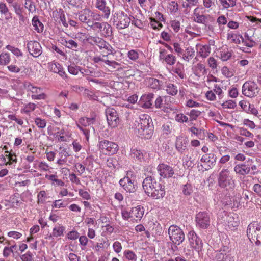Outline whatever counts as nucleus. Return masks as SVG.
Returning a JSON list of instances; mask_svg holds the SVG:
<instances>
[{
  "instance_id": "obj_1",
  "label": "nucleus",
  "mask_w": 261,
  "mask_h": 261,
  "mask_svg": "<svg viewBox=\"0 0 261 261\" xmlns=\"http://www.w3.org/2000/svg\"><path fill=\"white\" fill-rule=\"evenodd\" d=\"M142 186L147 195L155 199L162 198L165 194L164 186L157 182L153 177H146L143 181Z\"/></svg>"
},
{
  "instance_id": "obj_2",
  "label": "nucleus",
  "mask_w": 261,
  "mask_h": 261,
  "mask_svg": "<svg viewBox=\"0 0 261 261\" xmlns=\"http://www.w3.org/2000/svg\"><path fill=\"white\" fill-rule=\"evenodd\" d=\"M140 136L145 139L150 138L153 134V125L152 119L147 114L141 115L137 126Z\"/></svg>"
},
{
  "instance_id": "obj_3",
  "label": "nucleus",
  "mask_w": 261,
  "mask_h": 261,
  "mask_svg": "<svg viewBox=\"0 0 261 261\" xmlns=\"http://www.w3.org/2000/svg\"><path fill=\"white\" fill-rule=\"evenodd\" d=\"M218 185L227 191L232 190L235 187L233 173L228 169H223L218 175Z\"/></svg>"
},
{
  "instance_id": "obj_4",
  "label": "nucleus",
  "mask_w": 261,
  "mask_h": 261,
  "mask_svg": "<svg viewBox=\"0 0 261 261\" xmlns=\"http://www.w3.org/2000/svg\"><path fill=\"white\" fill-rule=\"evenodd\" d=\"M76 16L81 22L86 24L90 28L94 21H99L101 19L100 14L94 12L89 8L82 10L76 14Z\"/></svg>"
},
{
  "instance_id": "obj_5",
  "label": "nucleus",
  "mask_w": 261,
  "mask_h": 261,
  "mask_svg": "<svg viewBox=\"0 0 261 261\" xmlns=\"http://www.w3.org/2000/svg\"><path fill=\"white\" fill-rule=\"evenodd\" d=\"M247 234L250 241L256 245H261V225L258 223L250 224L247 229Z\"/></svg>"
},
{
  "instance_id": "obj_6",
  "label": "nucleus",
  "mask_w": 261,
  "mask_h": 261,
  "mask_svg": "<svg viewBox=\"0 0 261 261\" xmlns=\"http://www.w3.org/2000/svg\"><path fill=\"white\" fill-rule=\"evenodd\" d=\"M119 184L126 192H134L136 189V182L132 172H127L126 175L119 180Z\"/></svg>"
},
{
  "instance_id": "obj_7",
  "label": "nucleus",
  "mask_w": 261,
  "mask_h": 261,
  "mask_svg": "<svg viewBox=\"0 0 261 261\" xmlns=\"http://www.w3.org/2000/svg\"><path fill=\"white\" fill-rule=\"evenodd\" d=\"M95 122V117L92 116L91 117L89 118L86 117H81L76 122L77 127L82 132L87 141H88L89 139L90 129L85 127L87 126H89L91 125L94 124Z\"/></svg>"
},
{
  "instance_id": "obj_8",
  "label": "nucleus",
  "mask_w": 261,
  "mask_h": 261,
  "mask_svg": "<svg viewBox=\"0 0 261 261\" xmlns=\"http://www.w3.org/2000/svg\"><path fill=\"white\" fill-rule=\"evenodd\" d=\"M168 234L171 241L177 245L181 244L185 240L182 230L176 225H171L168 229Z\"/></svg>"
},
{
  "instance_id": "obj_9",
  "label": "nucleus",
  "mask_w": 261,
  "mask_h": 261,
  "mask_svg": "<svg viewBox=\"0 0 261 261\" xmlns=\"http://www.w3.org/2000/svg\"><path fill=\"white\" fill-rule=\"evenodd\" d=\"M90 28L93 31H97L103 37H109L112 34V28L107 22L94 21Z\"/></svg>"
},
{
  "instance_id": "obj_10",
  "label": "nucleus",
  "mask_w": 261,
  "mask_h": 261,
  "mask_svg": "<svg viewBox=\"0 0 261 261\" xmlns=\"http://www.w3.org/2000/svg\"><path fill=\"white\" fill-rule=\"evenodd\" d=\"M130 21L129 17L122 11H118L113 15L114 23L119 29H123L127 28L129 26Z\"/></svg>"
},
{
  "instance_id": "obj_11",
  "label": "nucleus",
  "mask_w": 261,
  "mask_h": 261,
  "mask_svg": "<svg viewBox=\"0 0 261 261\" xmlns=\"http://www.w3.org/2000/svg\"><path fill=\"white\" fill-rule=\"evenodd\" d=\"M24 87L27 92L32 94L31 97L33 100H44L46 99V95L42 92L41 88L35 86L29 82L24 83Z\"/></svg>"
},
{
  "instance_id": "obj_12",
  "label": "nucleus",
  "mask_w": 261,
  "mask_h": 261,
  "mask_svg": "<svg viewBox=\"0 0 261 261\" xmlns=\"http://www.w3.org/2000/svg\"><path fill=\"white\" fill-rule=\"evenodd\" d=\"M187 238L191 248L198 252L202 251L203 247L202 240L193 230L189 231Z\"/></svg>"
},
{
  "instance_id": "obj_13",
  "label": "nucleus",
  "mask_w": 261,
  "mask_h": 261,
  "mask_svg": "<svg viewBox=\"0 0 261 261\" xmlns=\"http://www.w3.org/2000/svg\"><path fill=\"white\" fill-rule=\"evenodd\" d=\"M98 147L102 153L109 155L114 154L118 150L117 144L107 140L99 142Z\"/></svg>"
},
{
  "instance_id": "obj_14",
  "label": "nucleus",
  "mask_w": 261,
  "mask_h": 261,
  "mask_svg": "<svg viewBox=\"0 0 261 261\" xmlns=\"http://www.w3.org/2000/svg\"><path fill=\"white\" fill-rule=\"evenodd\" d=\"M259 91V89L257 84L253 81L246 82L242 86V93L249 97L256 96Z\"/></svg>"
},
{
  "instance_id": "obj_15",
  "label": "nucleus",
  "mask_w": 261,
  "mask_h": 261,
  "mask_svg": "<svg viewBox=\"0 0 261 261\" xmlns=\"http://www.w3.org/2000/svg\"><path fill=\"white\" fill-rule=\"evenodd\" d=\"M196 226L201 229H206L210 225L211 218L210 215L205 212L198 213L195 217Z\"/></svg>"
},
{
  "instance_id": "obj_16",
  "label": "nucleus",
  "mask_w": 261,
  "mask_h": 261,
  "mask_svg": "<svg viewBox=\"0 0 261 261\" xmlns=\"http://www.w3.org/2000/svg\"><path fill=\"white\" fill-rule=\"evenodd\" d=\"M203 10V7H197L193 12L192 18L193 20L197 23L205 24L208 21V19L211 18L210 15L204 14L202 10Z\"/></svg>"
},
{
  "instance_id": "obj_17",
  "label": "nucleus",
  "mask_w": 261,
  "mask_h": 261,
  "mask_svg": "<svg viewBox=\"0 0 261 261\" xmlns=\"http://www.w3.org/2000/svg\"><path fill=\"white\" fill-rule=\"evenodd\" d=\"M47 67L49 71L58 74L65 81L68 80V76L65 72L63 66L58 62L55 61L49 62L47 64Z\"/></svg>"
},
{
  "instance_id": "obj_18",
  "label": "nucleus",
  "mask_w": 261,
  "mask_h": 261,
  "mask_svg": "<svg viewBox=\"0 0 261 261\" xmlns=\"http://www.w3.org/2000/svg\"><path fill=\"white\" fill-rule=\"evenodd\" d=\"M105 113L108 125L114 128L117 127L120 121L116 110L109 107L106 109Z\"/></svg>"
},
{
  "instance_id": "obj_19",
  "label": "nucleus",
  "mask_w": 261,
  "mask_h": 261,
  "mask_svg": "<svg viewBox=\"0 0 261 261\" xmlns=\"http://www.w3.org/2000/svg\"><path fill=\"white\" fill-rule=\"evenodd\" d=\"M6 154L0 155V165H9L12 167H15L17 163V156L12 151L5 152Z\"/></svg>"
},
{
  "instance_id": "obj_20",
  "label": "nucleus",
  "mask_w": 261,
  "mask_h": 261,
  "mask_svg": "<svg viewBox=\"0 0 261 261\" xmlns=\"http://www.w3.org/2000/svg\"><path fill=\"white\" fill-rule=\"evenodd\" d=\"M158 172L163 178H169L174 174L173 168L168 164L162 163L157 167Z\"/></svg>"
},
{
  "instance_id": "obj_21",
  "label": "nucleus",
  "mask_w": 261,
  "mask_h": 261,
  "mask_svg": "<svg viewBox=\"0 0 261 261\" xmlns=\"http://www.w3.org/2000/svg\"><path fill=\"white\" fill-rule=\"evenodd\" d=\"M95 7L103 13V17L108 19L111 14V9L107 6L106 0H95Z\"/></svg>"
},
{
  "instance_id": "obj_22",
  "label": "nucleus",
  "mask_w": 261,
  "mask_h": 261,
  "mask_svg": "<svg viewBox=\"0 0 261 261\" xmlns=\"http://www.w3.org/2000/svg\"><path fill=\"white\" fill-rule=\"evenodd\" d=\"M94 42L100 49H105L107 50V54L103 55V57H108L109 55H114L115 54V49L103 39L97 38L95 39Z\"/></svg>"
},
{
  "instance_id": "obj_23",
  "label": "nucleus",
  "mask_w": 261,
  "mask_h": 261,
  "mask_svg": "<svg viewBox=\"0 0 261 261\" xmlns=\"http://www.w3.org/2000/svg\"><path fill=\"white\" fill-rule=\"evenodd\" d=\"M27 48L30 54L35 58L38 57L42 53L40 43L36 41H30L27 44Z\"/></svg>"
},
{
  "instance_id": "obj_24",
  "label": "nucleus",
  "mask_w": 261,
  "mask_h": 261,
  "mask_svg": "<svg viewBox=\"0 0 261 261\" xmlns=\"http://www.w3.org/2000/svg\"><path fill=\"white\" fill-rule=\"evenodd\" d=\"M189 143L188 138L182 135L178 136L176 138L175 148L180 153H183L187 148Z\"/></svg>"
},
{
  "instance_id": "obj_25",
  "label": "nucleus",
  "mask_w": 261,
  "mask_h": 261,
  "mask_svg": "<svg viewBox=\"0 0 261 261\" xmlns=\"http://www.w3.org/2000/svg\"><path fill=\"white\" fill-rule=\"evenodd\" d=\"M197 54L200 57L205 58L211 53V48L208 45L197 44L196 46Z\"/></svg>"
},
{
  "instance_id": "obj_26",
  "label": "nucleus",
  "mask_w": 261,
  "mask_h": 261,
  "mask_svg": "<svg viewBox=\"0 0 261 261\" xmlns=\"http://www.w3.org/2000/svg\"><path fill=\"white\" fill-rule=\"evenodd\" d=\"M105 57L101 56H95L93 58V61L95 63H99L100 62H104L106 65L110 67H111L113 69H116L118 66L120 65V64L115 61H111L109 60H106L103 58Z\"/></svg>"
},
{
  "instance_id": "obj_27",
  "label": "nucleus",
  "mask_w": 261,
  "mask_h": 261,
  "mask_svg": "<svg viewBox=\"0 0 261 261\" xmlns=\"http://www.w3.org/2000/svg\"><path fill=\"white\" fill-rule=\"evenodd\" d=\"M227 39L230 43L239 44L241 43V39H243L242 36L235 31L228 30L227 32Z\"/></svg>"
},
{
  "instance_id": "obj_28",
  "label": "nucleus",
  "mask_w": 261,
  "mask_h": 261,
  "mask_svg": "<svg viewBox=\"0 0 261 261\" xmlns=\"http://www.w3.org/2000/svg\"><path fill=\"white\" fill-rule=\"evenodd\" d=\"M146 82L149 87L155 90H160L164 86L163 81L154 77L147 78Z\"/></svg>"
},
{
  "instance_id": "obj_29",
  "label": "nucleus",
  "mask_w": 261,
  "mask_h": 261,
  "mask_svg": "<svg viewBox=\"0 0 261 261\" xmlns=\"http://www.w3.org/2000/svg\"><path fill=\"white\" fill-rule=\"evenodd\" d=\"M224 221H226L225 223L228 225L229 228H235L239 224V218L236 214L226 216V219H225Z\"/></svg>"
},
{
  "instance_id": "obj_30",
  "label": "nucleus",
  "mask_w": 261,
  "mask_h": 261,
  "mask_svg": "<svg viewBox=\"0 0 261 261\" xmlns=\"http://www.w3.org/2000/svg\"><path fill=\"white\" fill-rule=\"evenodd\" d=\"M0 14L1 17L6 21H9L12 18V13L10 12L7 4L3 2H0Z\"/></svg>"
},
{
  "instance_id": "obj_31",
  "label": "nucleus",
  "mask_w": 261,
  "mask_h": 261,
  "mask_svg": "<svg viewBox=\"0 0 261 261\" xmlns=\"http://www.w3.org/2000/svg\"><path fill=\"white\" fill-rule=\"evenodd\" d=\"M199 0H181V7L185 14L189 13L193 7L197 6Z\"/></svg>"
},
{
  "instance_id": "obj_32",
  "label": "nucleus",
  "mask_w": 261,
  "mask_h": 261,
  "mask_svg": "<svg viewBox=\"0 0 261 261\" xmlns=\"http://www.w3.org/2000/svg\"><path fill=\"white\" fill-rule=\"evenodd\" d=\"M170 97L168 96H158L155 100V107L158 109H160L163 111L166 112V110L168 108V105H166V102L167 100Z\"/></svg>"
},
{
  "instance_id": "obj_33",
  "label": "nucleus",
  "mask_w": 261,
  "mask_h": 261,
  "mask_svg": "<svg viewBox=\"0 0 261 261\" xmlns=\"http://www.w3.org/2000/svg\"><path fill=\"white\" fill-rule=\"evenodd\" d=\"M234 171L237 174L245 175L250 174L249 166L244 163L239 164L234 167Z\"/></svg>"
},
{
  "instance_id": "obj_34",
  "label": "nucleus",
  "mask_w": 261,
  "mask_h": 261,
  "mask_svg": "<svg viewBox=\"0 0 261 261\" xmlns=\"http://www.w3.org/2000/svg\"><path fill=\"white\" fill-rule=\"evenodd\" d=\"M130 211L132 220L136 221L140 220L142 218L144 213L143 207L140 205L133 207Z\"/></svg>"
},
{
  "instance_id": "obj_35",
  "label": "nucleus",
  "mask_w": 261,
  "mask_h": 261,
  "mask_svg": "<svg viewBox=\"0 0 261 261\" xmlns=\"http://www.w3.org/2000/svg\"><path fill=\"white\" fill-rule=\"evenodd\" d=\"M154 94L152 93H148L142 95L141 97L140 102L142 107L144 108H149L152 106V100Z\"/></svg>"
},
{
  "instance_id": "obj_36",
  "label": "nucleus",
  "mask_w": 261,
  "mask_h": 261,
  "mask_svg": "<svg viewBox=\"0 0 261 261\" xmlns=\"http://www.w3.org/2000/svg\"><path fill=\"white\" fill-rule=\"evenodd\" d=\"M195 56V50L192 46H188L182 51L181 56H180L183 60L186 62H189Z\"/></svg>"
},
{
  "instance_id": "obj_37",
  "label": "nucleus",
  "mask_w": 261,
  "mask_h": 261,
  "mask_svg": "<svg viewBox=\"0 0 261 261\" xmlns=\"http://www.w3.org/2000/svg\"><path fill=\"white\" fill-rule=\"evenodd\" d=\"M129 155L135 162H141L144 156L142 151L135 147L130 149Z\"/></svg>"
},
{
  "instance_id": "obj_38",
  "label": "nucleus",
  "mask_w": 261,
  "mask_h": 261,
  "mask_svg": "<svg viewBox=\"0 0 261 261\" xmlns=\"http://www.w3.org/2000/svg\"><path fill=\"white\" fill-rule=\"evenodd\" d=\"M193 71L196 76L200 77L206 73V70L204 64L198 63L192 68Z\"/></svg>"
},
{
  "instance_id": "obj_39",
  "label": "nucleus",
  "mask_w": 261,
  "mask_h": 261,
  "mask_svg": "<svg viewBox=\"0 0 261 261\" xmlns=\"http://www.w3.org/2000/svg\"><path fill=\"white\" fill-rule=\"evenodd\" d=\"M60 43L68 48L76 50L78 47V44L72 39H67L66 38H61Z\"/></svg>"
},
{
  "instance_id": "obj_40",
  "label": "nucleus",
  "mask_w": 261,
  "mask_h": 261,
  "mask_svg": "<svg viewBox=\"0 0 261 261\" xmlns=\"http://www.w3.org/2000/svg\"><path fill=\"white\" fill-rule=\"evenodd\" d=\"M215 259L217 261H234L233 258L229 254L221 250L216 252Z\"/></svg>"
},
{
  "instance_id": "obj_41",
  "label": "nucleus",
  "mask_w": 261,
  "mask_h": 261,
  "mask_svg": "<svg viewBox=\"0 0 261 261\" xmlns=\"http://www.w3.org/2000/svg\"><path fill=\"white\" fill-rule=\"evenodd\" d=\"M45 178L51 181V184L56 186L63 187L64 186V182L62 180L58 179V176L56 175L51 174L45 175Z\"/></svg>"
},
{
  "instance_id": "obj_42",
  "label": "nucleus",
  "mask_w": 261,
  "mask_h": 261,
  "mask_svg": "<svg viewBox=\"0 0 261 261\" xmlns=\"http://www.w3.org/2000/svg\"><path fill=\"white\" fill-rule=\"evenodd\" d=\"M65 227L61 225H56L52 231V236L55 238L61 237L64 236Z\"/></svg>"
},
{
  "instance_id": "obj_43",
  "label": "nucleus",
  "mask_w": 261,
  "mask_h": 261,
  "mask_svg": "<svg viewBox=\"0 0 261 261\" xmlns=\"http://www.w3.org/2000/svg\"><path fill=\"white\" fill-rule=\"evenodd\" d=\"M32 25L33 29L36 31L38 33L42 32L43 31L44 26L42 23L40 21L37 16L33 17L32 20Z\"/></svg>"
},
{
  "instance_id": "obj_44",
  "label": "nucleus",
  "mask_w": 261,
  "mask_h": 261,
  "mask_svg": "<svg viewBox=\"0 0 261 261\" xmlns=\"http://www.w3.org/2000/svg\"><path fill=\"white\" fill-rule=\"evenodd\" d=\"M37 108V105L33 102H29L24 105L23 108L21 110V113L29 114L31 112L34 111Z\"/></svg>"
},
{
  "instance_id": "obj_45",
  "label": "nucleus",
  "mask_w": 261,
  "mask_h": 261,
  "mask_svg": "<svg viewBox=\"0 0 261 261\" xmlns=\"http://www.w3.org/2000/svg\"><path fill=\"white\" fill-rule=\"evenodd\" d=\"M232 56V53L230 50L227 48H222L220 51V58L223 61L229 60Z\"/></svg>"
},
{
  "instance_id": "obj_46",
  "label": "nucleus",
  "mask_w": 261,
  "mask_h": 261,
  "mask_svg": "<svg viewBox=\"0 0 261 261\" xmlns=\"http://www.w3.org/2000/svg\"><path fill=\"white\" fill-rule=\"evenodd\" d=\"M165 90L167 94L172 96L176 95L178 91L177 87L172 83L167 84Z\"/></svg>"
},
{
  "instance_id": "obj_47",
  "label": "nucleus",
  "mask_w": 261,
  "mask_h": 261,
  "mask_svg": "<svg viewBox=\"0 0 261 261\" xmlns=\"http://www.w3.org/2000/svg\"><path fill=\"white\" fill-rule=\"evenodd\" d=\"M222 9H227L236 5L237 0H219Z\"/></svg>"
},
{
  "instance_id": "obj_48",
  "label": "nucleus",
  "mask_w": 261,
  "mask_h": 261,
  "mask_svg": "<svg viewBox=\"0 0 261 261\" xmlns=\"http://www.w3.org/2000/svg\"><path fill=\"white\" fill-rule=\"evenodd\" d=\"M173 71L177 74L181 79H184L185 76L184 71V65L180 63H177L175 68L173 69Z\"/></svg>"
},
{
  "instance_id": "obj_49",
  "label": "nucleus",
  "mask_w": 261,
  "mask_h": 261,
  "mask_svg": "<svg viewBox=\"0 0 261 261\" xmlns=\"http://www.w3.org/2000/svg\"><path fill=\"white\" fill-rule=\"evenodd\" d=\"M202 2L203 9L212 10L216 7L217 0H202Z\"/></svg>"
},
{
  "instance_id": "obj_50",
  "label": "nucleus",
  "mask_w": 261,
  "mask_h": 261,
  "mask_svg": "<svg viewBox=\"0 0 261 261\" xmlns=\"http://www.w3.org/2000/svg\"><path fill=\"white\" fill-rule=\"evenodd\" d=\"M124 257L128 261H137V256L136 253L130 250H125L123 252Z\"/></svg>"
},
{
  "instance_id": "obj_51",
  "label": "nucleus",
  "mask_w": 261,
  "mask_h": 261,
  "mask_svg": "<svg viewBox=\"0 0 261 261\" xmlns=\"http://www.w3.org/2000/svg\"><path fill=\"white\" fill-rule=\"evenodd\" d=\"M176 61V58L175 56L173 54H168L165 59L163 60V62L165 63L167 65L169 66H173L174 65Z\"/></svg>"
},
{
  "instance_id": "obj_52",
  "label": "nucleus",
  "mask_w": 261,
  "mask_h": 261,
  "mask_svg": "<svg viewBox=\"0 0 261 261\" xmlns=\"http://www.w3.org/2000/svg\"><path fill=\"white\" fill-rule=\"evenodd\" d=\"M10 62V55L8 53H2L0 54V65H6Z\"/></svg>"
},
{
  "instance_id": "obj_53",
  "label": "nucleus",
  "mask_w": 261,
  "mask_h": 261,
  "mask_svg": "<svg viewBox=\"0 0 261 261\" xmlns=\"http://www.w3.org/2000/svg\"><path fill=\"white\" fill-rule=\"evenodd\" d=\"M149 25L154 30H159L163 27V25L159 21L156 20L155 18L150 17L149 18Z\"/></svg>"
},
{
  "instance_id": "obj_54",
  "label": "nucleus",
  "mask_w": 261,
  "mask_h": 261,
  "mask_svg": "<svg viewBox=\"0 0 261 261\" xmlns=\"http://www.w3.org/2000/svg\"><path fill=\"white\" fill-rule=\"evenodd\" d=\"M68 205V203L65 200L59 199L55 200L52 205L53 208H65Z\"/></svg>"
},
{
  "instance_id": "obj_55",
  "label": "nucleus",
  "mask_w": 261,
  "mask_h": 261,
  "mask_svg": "<svg viewBox=\"0 0 261 261\" xmlns=\"http://www.w3.org/2000/svg\"><path fill=\"white\" fill-rule=\"evenodd\" d=\"M24 7L30 13H33L36 11V6L32 0H25Z\"/></svg>"
},
{
  "instance_id": "obj_56",
  "label": "nucleus",
  "mask_w": 261,
  "mask_h": 261,
  "mask_svg": "<svg viewBox=\"0 0 261 261\" xmlns=\"http://www.w3.org/2000/svg\"><path fill=\"white\" fill-rule=\"evenodd\" d=\"M82 68L77 65H75L74 64H70L68 66V71L69 73L76 75L79 72L81 73Z\"/></svg>"
},
{
  "instance_id": "obj_57",
  "label": "nucleus",
  "mask_w": 261,
  "mask_h": 261,
  "mask_svg": "<svg viewBox=\"0 0 261 261\" xmlns=\"http://www.w3.org/2000/svg\"><path fill=\"white\" fill-rule=\"evenodd\" d=\"M186 114L189 116L190 121H193L195 120L198 118V117L200 115L201 112L195 109H193L191 110L189 112H187Z\"/></svg>"
},
{
  "instance_id": "obj_58",
  "label": "nucleus",
  "mask_w": 261,
  "mask_h": 261,
  "mask_svg": "<svg viewBox=\"0 0 261 261\" xmlns=\"http://www.w3.org/2000/svg\"><path fill=\"white\" fill-rule=\"evenodd\" d=\"M110 245L109 241L107 239L102 240V242L100 243H97L95 246V250L96 251H99L102 248H107Z\"/></svg>"
},
{
  "instance_id": "obj_59",
  "label": "nucleus",
  "mask_w": 261,
  "mask_h": 261,
  "mask_svg": "<svg viewBox=\"0 0 261 261\" xmlns=\"http://www.w3.org/2000/svg\"><path fill=\"white\" fill-rule=\"evenodd\" d=\"M34 122L40 129H43L46 126V120L40 117H36L34 120Z\"/></svg>"
},
{
  "instance_id": "obj_60",
  "label": "nucleus",
  "mask_w": 261,
  "mask_h": 261,
  "mask_svg": "<svg viewBox=\"0 0 261 261\" xmlns=\"http://www.w3.org/2000/svg\"><path fill=\"white\" fill-rule=\"evenodd\" d=\"M6 48L17 57L22 56L23 55L22 53L19 49L12 45H8Z\"/></svg>"
},
{
  "instance_id": "obj_61",
  "label": "nucleus",
  "mask_w": 261,
  "mask_h": 261,
  "mask_svg": "<svg viewBox=\"0 0 261 261\" xmlns=\"http://www.w3.org/2000/svg\"><path fill=\"white\" fill-rule=\"evenodd\" d=\"M47 198V194L45 191H40L37 195L38 203L43 204L45 203Z\"/></svg>"
},
{
  "instance_id": "obj_62",
  "label": "nucleus",
  "mask_w": 261,
  "mask_h": 261,
  "mask_svg": "<svg viewBox=\"0 0 261 261\" xmlns=\"http://www.w3.org/2000/svg\"><path fill=\"white\" fill-rule=\"evenodd\" d=\"M222 74L227 78H229L233 76L234 72L232 70L230 69L227 66H223L221 68Z\"/></svg>"
},
{
  "instance_id": "obj_63",
  "label": "nucleus",
  "mask_w": 261,
  "mask_h": 261,
  "mask_svg": "<svg viewBox=\"0 0 261 261\" xmlns=\"http://www.w3.org/2000/svg\"><path fill=\"white\" fill-rule=\"evenodd\" d=\"M172 124L170 122L164 124L162 126V130L163 134L168 135L172 132Z\"/></svg>"
},
{
  "instance_id": "obj_64",
  "label": "nucleus",
  "mask_w": 261,
  "mask_h": 261,
  "mask_svg": "<svg viewBox=\"0 0 261 261\" xmlns=\"http://www.w3.org/2000/svg\"><path fill=\"white\" fill-rule=\"evenodd\" d=\"M193 191L192 186L189 183L184 185L182 188V193L185 195H190L193 192Z\"/></svg>"
}]
</instances>
